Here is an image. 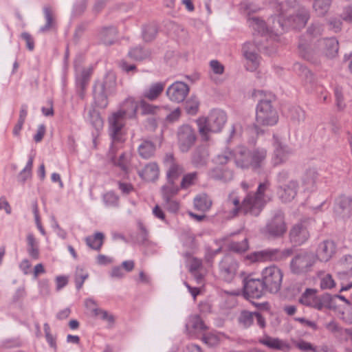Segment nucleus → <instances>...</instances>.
<instances>
[{
	"label": "nucleus",
	"mask_w": 352,
	"mask_h": 352,
	"mask_svg": "<svg viewBox=\"0 0 352 352\" xmlns=\"http://www.w3.org/2000/svg\"><path fill=\"white\" fill-rule=\"evenodd\" d=\"M186 327L189 332H201L207 329L201 318L197 315L189 317Z\"/></svg>",
	"instance_id": "nucleus-37"
},
{
	"label": "nucleus",
	"mask_w": 352,
	"mask_h": 352,
	"mask_svg": "<svg viewBox=\"0 0 352 352\" xmlns=\"http://www.w3.org/2000/svg\"><path fill=\"white\" fill-rule=\"evenodd\" d=\"M164 164L166 168V181L176 182L185 171L183 165L179 164L171 153L166 154Z\"/></svg>",
	"instance_id": "nucleus-13"
},
{
	"label": "nucleus",
	"mask_w": 352,
	"mask_h": 352,
	"mask_svg": "<svg viewBox=\"0 0 352 352\" xmlns=\"http://www.w3.org/2000/svg\"><path fill=\"white\" fill-rule=\"evenodd\" d=\"M138 104L133 98H128L119 110L127 118H134L137 114Z\"/></svg>",
	"instance_id": "nucleus-34"
},
{
	"label": "nucleus",
	"mask_w": 352,
	"mask_h": 352,
	"mask_svg": "<svg viewBox=\"0 0 352 352\" xmlns=\"http://www.w3.org/2000/svg\"><path fill=\"white\" fill-rule=\"evenodd\" d=\"M142 113L144 115H155L160 110V107L154 105L144 100H142L140 103Z\"/></svg>",
	"instance_id": "nucleus-52"
},
{
	"label": "nucleus",
	"mask_w": 352,
	"mask_h": 352,
	"mask_svg": "<svg viewBox=\"0 0 352 352\" xmlns=\"http://www.w3.org/2000/svg\"><path fill=\"white\" fill-rule=\"evenodd\" d=\"M212 201L206 194L199 195L194 199V206L196 209L203 212L210 209Z\"/></svg>",
	"instance_id": "nucleus-42"
},
{
	"label": "nucleus",
	"mask_w": 352,
	"mask_h": 352,
	"mask_svg": "<svg viewBox=\"0 0 352 352\" xmlns=\"http://www.w3.org/2000/svg\"><path fill=\"white\" fill-rule=\"evenodd\" d=\"M232 160H234V151H232L230 149H226L214 157V162L217 164L224 165Z\"/></svg>",
	"instance_id": "nucleus-47"
},
{
	"label": "nucleus",
	"mask_w": 352,
	"mask_h": 352,
	"mask_svg": "<svg viewBox=\"0 0 352 352\" xmlns=\"http://www.w3.org/2000/svg\"><path fill=\"white\" fill-rule=\"evenodd\" d=\"M318 41V43L311 51V54L313 56L314 54H322L328 57H333L337 54L338 51V41L336 38H323Z\"/></svg>",
	"instance_id": "nucleus-14"
},
{
	"label": "nucleus",
	"mask_w": 352,
	"mask_h": 352,
	"mask_svg": "<svg viewBox=\"0 0 352 352\" xmlns=\"http://www.w3.org/2000/svg\"><path fill=\"white\" fill-rule=\"evenodd\" d=\"M331 0H315L314 8L318 15H324L329 10Z\"/></svg>",
	"instance_id": "nucleus-48"
},
{
	"label": "nucleus",
	"mask_w": 352,
	"mask_h": 352,
	"mask_svg": "<svg viewBox=\"0 0 352 352\" xmlns=\"http://www.w3.org/2000/svg\"><path fill=\"white\" fill-rule=\"evenodd\" d=\"M309 15L308 11L303 7L298 9V12L292 18H289L285 21V28L291 26L296 29L303 28L309 19Z\"/></svg>",
	"instance_id": "nucleus-24"
},
{
	"label": "nucleus",
	"mask_w": 352,
	"mask_h": 352,
	"mask_svg": "<svg viewBox=\"0 0 352 352\" xmlns=\"http://www.w3.org/2000/svg\"><path fill=\"white\" fill-rule=\"evenodd\" d=\"M159 167L155 162L146 164L142 170L138 171L139 176L147 182H153L159 177Z\"/></svg>",
	"instance_id": "nucleus-33"
},
{
	"label": "nucleus",
	"mask_w": 352,
	"mask_h": 352,
	"mask_svg": "<svg viewBox=\"0 0 352 352\" xmlns=\"http://www.w3.org/2000/svg\"><path fill=\"white\" fill-rule=\"evenodd\" d=\"M276 252L273 249H266L261 251H256L248 254L245 258L250 263H263L267 261H274Z\"/></svg>",
	"instance_id": "nucleus-25"
},
{
	"label": "nucleus",
	"mask_w": 352,
	"mask_h": 352,
	"mask_svg": "<svg viewBox=\"0 0 352 352\" xmlns=\"http://www.w3.org/2000/svg\"><path fill=\"white\" fill-rule=\"evenodd\" d=\"M352 211V198L350 196H340L336 201L334 212L340 217H348Z\"/></svg>",
	"instance_id": "nucleus-22"
},
{
	"label": "nucleus",
	"mask_w": 352,
	"mask_h": 352,
	"mask_svg": "<svg viewBox=\"0 0 352 352\" xmlns=\"http://www.w3.org/2000/svg\"><path fill=\"white\" fill-rule=\"evenodd\" d=\"M254 186L252 183L241 182V186L247 193L242 201L239 190H234L228 195L223 208L226 218L232 219L240 212L256 217L260 214L265 204V192L269 187V183H261L254 194L248 192Z\"/></svg>",
	"instance_id": "nucleus-1"
},
{
	"label": "nucleus",
	"mask_w": 352,
	"mask_h": 352,
	"mask_svg": "<svg viewBox=\"0 0 352 352\" xmlns=\"http://www.w3.org/2000/svg\"><path fill=\"white\" fill-rule=\"evenodd\" d=\"M119 144L112 143L109 151V156L113 164L119 167L124 173H128L129 170V162L131 160V154L128 153H124L121 154L118 159L116 158V151L120 148Z\"/></svg>",
	"instance_id": "nucleus-18"
},
{
	"label": "nucleus",
	"mask_w": 352,
	"mask_h": 352,
	"mask_svg": "<svg viewBox=\"0 0 352 352\" xmlns=\"http://www.w3.org/2000/svg\"><path fill=\"white\" fill-rule=\"evenodd\" d=\"M314 297L315 295L314 292L311 289H307L306 292L300 298V301L302 304L312 306L314 303Z\"/></svg>",
	"instance_id": "nucleus-60"
},
{
	"label": "nucleus",
	"mask_w": 352,
	"mask_h": 352,
	"mask_svg": "<svg viewBox=\"0 0 352 352\" xmlns=\"http://www.w3.org/2000/svg\"><path fill=\"white\" fill-rule=\"evenodd\" d=\"M104 234L102 232H96L93 236L86 237L87 245L91 249L99 250L103 244Z\"/></svg>",
	"instance_id": "nucleus-44"
},
{
	"label": "nucleus",
	"mask_w": 352,
	"mask_h": 352,
	"mask_svg": "<svg viewBox=\"0 0 352 352\" xmlns=\"http://www.w3.org/2000/svg\"><path fill=\"white\" fill-rule=\"evenodd\" d=\"M75 69L77 72V87H80L82 89H85L91 76V70L89 69L80 70V67L76 65H75Z\"/></svg>",
	"instance_id": "nucleus-40"
},
{
	"label": "nucleus",
	"mask_w": 352,
	"mask_h": 352,
	"mask_svg": "<svg viewBox=\"0 0 352 352\" xmlns=\"http://www.w3.org/2000/svg\"><path fill=\"white\" fill-rule=\"evenodd\" d=\"M157 34V29L154 25H148L144 28L143 38L146 41H152Z\"/></svg>",
	"instance_id": "nucleus-58"
},
{
	"label": "nucleus",
	"mask_w": 352,
	"mask_h": 352,
	"mask_svg": "<svg viewBox=\"0 0 352 352\" xmlns=\"http://www.w3.org/2000/svg\"><path fill=\"white\" fill-rule=\"evenodd\" d=\"M226 121V113L219 109H213L207 117L199 118L197 123L201 138L208 140V133L221 131Z\"/></svg>",
	"instance_id": "nucleus-2"
},
{
	"label": "nucleus",
	"mask_w": 352,
	"mask_h": 352,
	"mask_svg": "<svg viewBox=\"0 0 352 352\" xmlns=\"http://www.w3.org/2000/svg\"><path fill=\"white\" fill-rule=\"evenodd\" d=\"M255 312L242 311L238 318L239 324L244 328L250 327L254 321Z\"/></svg>",
	"instance_id": "nucleus-46"
},
{
	"label": "nucleus",
	"mask_w": 352,
	"mask_h": 352,
	"mask_svg": "<svg viewBox=\"0 0 352 352\" xmlns=\"http://www.w3.org/2000/svg\"><path fill=\"white\" fill-rule=\"evenodd\" d=\"M244 57L246 59L245 67L247 70L254 72L258 67L261 58L258 53L253 54L245 51V56Z\"/></svg>",
	"instance_id": "nucleus-45"
},
{
	"label": "nucleus",
	"mask_w": 352,
	"mask_h": 352,
	"mask_svg": "<svg viewBox=\"0 0 352 352\" xmlns=\"http://www.w3.org/2000/svg\"><path fill=\"white\" fill-rule=\"evenodd\" d=\"M208 174L210 179L223 183L229 182L234 178V173L232 170L221 167H215L210 169Z\"/></svg>",
	"instance_id": "nucleus-28"
},
{
	"label": "nucleus",
	"mask_w": 352,
	"mask_h": 352,
	"mask_svg": "<svg viewBox=\"0 0 352 352\" xmlns=\"http://www.w3.org/2000/svg\"><path fill=\"white\" fill-rule=\"evenodd\" d=\"M155 151V145L150 141L144 140L138 146L140 155L144 159L151 157Z\"/></svg>",
	"instance_id": "nucleus-43"
},
{
	"label": "nucleus",
	"mask_w": 352,
	"mask_h": 352,
	"mask_svg": "<svg viewBox=\"0 0 352 352\" xmlns=\"http://www.w3.org/2000/svg\"><path fill=\"white\" fill-rule=\"evenodd\" d=\"M292 343L294 344L296 347H297L299 350L308 352H316V348L310 343L303 340H292Z\"/></svg>",
	"instance_id": "nucleus-53"
},
{
	"label": "nucleus",
	"mask_w": 352,
	"mask_h": 352,
	"mask_svg": "<svg viewBox=\"0 0 352 352\" xmlns=\"http://www.w3.org/2000/svg\"><path fill=\"white\" fill-rule=\"evenodd\" d=\"M261 275L266 290L271 293H276L280 290L283 277L280 268L276 265H270L263 269Z\"/></svg>",
	"instance_id": "nucleus-7"
},
{
	"label": "nucleus",
	"mask_w": 352,
	"mask_h": 352,
	"mask_svg": "<svg viewBox=\"0 0 352 352\" xmlns=\"http://www.w3.org/2000/svg\"><path fill=\"white\" fill-rule=\"evenodd\" d=\"M177 136L178 147L182 153L189 151L197 139L195 131L188 124L182 125L178 129Z\"/></svg>",
	"instance_id": "nucleus-9"
},
{
	"label": "nucleus",
	"mask_w": 352,
	"mask_h": 352,
	"mask_svg": "<svg viewBox=\"0 0 352 352\" xmlns=\"http://www.w3.org/2000/svg\"><path fill=\"white\" fill-rule=\"evenodd\" d=\"M336 247L333 241L326 240L321 242L317 248L316 260L327 262L329 261L336 253Z\"/></svg>",
	"instance_id": "nucleus-20"
},
{
	"label": "nucleus",
	"mask_w": 352,
	"mask_h": 352,
	"mask_svg": "<svg viewBox=\"0 0 352 352\" xmlns=\"http://www.w3.org/2000/svg\"><path fill=\"white\" fill-rule=\"evenodd\" d=\"M199 102L196 97H192L186 102V109L189 114H195L199 109Z\"/></svg>",
	"instance_id": "nucleus-55"
},
{
	"label": "nucleus",
	"mask_w": 352,
	"mask_h": 352,
	"mask_svg": "<svg viewBox=\"0 0 352 352\" xmlns=\"http://www.w3.org/2000/svg\"><path fill=\"white\" fill-rule=\"evenodd\" d=\"M127 118L120 111L114 112L109 118V134L112 139V143L120 144L123 142L122 129Z\"/></svg>",
	"instance_id": "nucleus-8"
},
{
	"label": "nucleus",
	"mask_w": 352,
	"mask_h": 352,
	"mask_svg": "<svg viewBox=\"0 0 352 352\" xmlns=\"http://www.w3.org/2000/svg\"><path fill=\"white\" fill-rule=\"evenodd\" d=\"M316 262L314 253L302 252L297 254L290 261V270L296 275H305L310 272Z\"/></svg>",
	"instance_id": "nucleus-5"
},
{
	"label": "nucleus",
	"mask_w": 352,
	"mask_h": 352,
	"mask_svg": "<svg viewBox=\"0 0 352 352\" xmlns=\"http://www.w3.org/2000/svg\"><path fill=\"white\" fill-rule=\"evenodd\" d=\"M248 24L256 32H257L258 34H261L263 36H265L267 35H270L271 36V34L274 31L276 32V34L280 33V32H276L274 28H273V30H269V29L267 28L265 22L258 19L256 16L249 17L248 18Z\"/></svg>",
	"instance_id": "nucleus-31"
},
{
	"label": "nucleus",
	"mask_w": 352,
	"mask_h": 352,
	"mask_svg": "<svg viewBox=\"0 0 352 352\" xmlns=\"http://www.w3.org/2000/svg\"><path fill=\"white\" fill-rule=\"evenodd\" d=\"M116 77L113 74L108 73L105 76L95 82L93 96L95 104L100 108L104 109L108 104L107 94L114 87Z\"/></svg>",
	"instance_id": "nucleus-4"
},
{
	"label": "nucleus",
	"mask_w": 352,
	"mask_h": 352,
	"mask_svg": "<svg viewBox=\"0 0 352 352\" xmlns=\"http://www.w3.org/2000/svg\"><path fill=\"white\" fill-rule=\"evenodd\" d=\"M208 153L204 147L197 148L192 154L191 163L197 168L204 167L207 165Z\"/></svg>",
	"instance_id": "nucleus-32"
},
{
	"label": "nucleus",
	"mask_w": 352,
	"mask_h": 352,
	"mask_svg": "<svg viewBox=\"0 0 352 352\" xmlns=\"http://www.w3.org/2000/svg\"><path fill=\"white\" fill-rule=\"evenodd\" d=\"M319 175L315 168L307 169L302 178V184L305 190L313 191L316 188Z\"/></svg>",
	"instance_id": "nucleus-26"
},
{
	"label": "nucleus",
	"mask_w": 352,
	"mask_h": 352,
	"mask_svg": "<svg viewBox=\"0 0 352 352\" xmlns=\"http://www.w3.org/2000/svg\"><path fill=\"white\" fill-rule=\"evenodd\" d=\"M274 4L278 5V10L280 12L279 18L276 23L274 25V28L276 32L284 30L285 25V21L289 18H292V12L296 5V0H286L285 3H280V0H275Z\"/></svg>",
	"instance_id": "nucleus-12"
},
{
	"label": "nucleus",
	"mask_w": 352,
	"mask_h": 352,
	"mask_svg": "<svg viewBox=\"0 0 352 352\" xmlns=\"http://www.w3.org/2000/svg\"><path fill=\"white\" fill-rule=\"evenodd\" d=\"M292 120L296 123L303 122L305 118V113L300 107H294L289 110Z\"/></svg>",
	"instance_id": "nucleus-50"
},
{
	"label": "nucleus",
	"mask_w": 352,
	"mask_h": 352,
	"mask_svg": "<svg viewBox=\"0 0 352 352\" xmlns=\"http://www.w3.org/2000/svg\"><path fill=\"white\" fill-rule=\"evenodd\" d=\"M27 244H28V252L29 256L34 260H37L40 256V252L38 248V242L34 237L32 233H29L27 235Z\"/></svg>",
	"instance_id": "nucleus-38"
},
{
	"label": "nucleus",
	"mask_w": 352,
	"mask_h": 352,
	"mask_svg": "<svg viewBox=\"0 0 352 352\" xmlns=\"http://www.w3.org/2000/svg\"><path fill=\"white\" fill-rule=\"evenodd\" d=\"M118 31L114 27L104 28L100 32V38L105 45L113 44L117 38Z\"/></svg>",
	"instance_id": "nucleus-39"
},
{
	"label": "nucleus",
	"mask_w": 352,
	"mask_h": 352,
	"mask_svg": "<svg viewBox=\"0 0 352 352\" xmlns=\"http://www.w3.org/2000/svg\"><path fill=\"white\" fill-rule=\"evenodd\" d=\"M322 31V26L318 23H313L307 30V34L304 38H301L299 42L298 47L300 50V55L307 60L312 61L313 56L311 54V51L318 43V41L320 39L318 37L320 36Z\"/></svg>",
	"instance_id": "nucleus-3"
},
{
	"label": "nucleus",
	"mask_w": 352,
	"mask_h": 352,
	"mask_svg": "<svg viewBox=\"0 0 352 352\" xmlns=\"http://www.w3.org/2000/svg\"><path fill=\"white\" fill-rule=\"evenodd\" d=\"M273 251L276 252L274 254V256H276V259L274 261H281L289 256L292 254V250L289 248H287L283 250H280L278 249H273Z\"/></svg>",
	"instance_id": "nucleus-63"
},
{
	"label": "nucleus",
	"mask_w": 352,
	"mask_h": 352,
	"mask_svg": "<svg viewBox=\"0 0 352 352\" xmlns=\"http://www.w3.org/2000/svg\"><path fill=\"white\" fill-rule=\"evenodd\" d=\"M273 146L274 151L271 162L274 166L285 163L293 153L287 145L278 140H275Z\"/></svg>",
	"instance_id": "nucleus-17"
},
{
	"label": "nucleus",
	"mask_w": 352,
	"mask_h": 352,
	"mask_svg": "<svg viewBox=\"0 0 352 352\" xmlns=\"http://www.w3.org/2000/svg\"><path fill=\"white\" fill-rule=\"evenodd\" d=\"M237 269V261L231 256H225L219 263V276L225 281L231 282L236 275Z\"/></svg>",
	"instance_id": "nucleus-15"
},
{
	"label": "nucleus",
	"mask_w": 352,
	"mask_h": 352,
	"mask_svg": "<svg viewBox=\"0 0 352 352\" xmlns=\"http://www.w3.org/2000/svg\"><path fill=\"white\" fill-rule=\"evenodd\" d=\"M298 188V184L296 181H289L287 184L280 187L278 191L280 198L284 202L291 201L296 197Z\"/></svg>",
	"instance_id": "nucleus-27"
},
{
	"label": "nucleus",
	"mask_w": 352,
	"mask_h": 352,
	"mask_svg": "<svg viewBox=\"0 0 352 352\" xmlns=\"http://www.w3.org/2000/svg\"><path fill=\"white\" fill-rule=\"evenodd\" d=\"M89 274L82 268L77 267L75 274V283L78 290L80 289L85 280L88 278Z\"/></svg>",
	"instance_id": "nucleus-51"
},
{
	"label": "nucleus",
	"mask_w": 352,
	"mask_h": 352,
	"mask_svg": "<svg viewBox=\"0 0 352 352\" xmlns=\"http://www.w3.org/2000/svg\"><path fill=\"white\" fill-rule=\"evenodd\" d=\"M43 10L46 22L43 26L40 28L39 32L44 33L50 31L55 27L56 21L54 12L51 6H45Z\"/></svg>",
	"instance_id": "nucleus-35"
},
{
	"label": "nucleus",
	"mask_w": 352,
	"mask_h": 352,
	"mask_svg": "<svg viewBox=\"0 0 352 352\" xmlns=\"http://www.w3.org/2000/svg\"><path fill=\"white\" fill-rule=\"evenodd\" d=\"M197 173L192 172L183 175L180 184L182 189H187L190 186L194 185L197 179Z\"/></svg>",
	"instance_id": "nucleus-49"
},
{
	"label": "nucleus",
	"mask_w": 352,
	"mask_h": 352,
	"mask_svg": "<svg viewBox=\"0 0 352 352\" xmlns=\"http://www.w3.org/2000/svg\"><path fill=\"white\" fill-rule=\"evenodd\" d=\"M164 204L166 208L170 212H176L178 211L179 208V203L172 199V198H168V199H164Z\"/></svg>",
	"instance_id": "nucleus-64"
},
{
	"label": "nucleus",
	"mask_w": 352,
	"mask_h": 352,
	"mask_svg": "<svg viewBox=\"0 0 352 352\" xmlns=\"http://www.w3.org/2000/svg\"><path fill=\"white\" fill-rule=\"evenodd\" d=\"M278 120V113L272 107L271 100H261L256 107V124L262 126H272L276 124Z\"/></svg>",
	"instance_id": "nucleus-6"
},
{
	"label": "nucleus",
	"mask_w": 352,
	"mask_h": 352,
	"mask_svg": "<svg viewBox=\"0 0 352 352\" xmlns=\"http://www.w3.org/2000/svg\"><path fill=\"white\" fill-rule=\"evenodd\" d=\"M165 86V82H155L151 83L148 88L144 90L142 97L150 101H154L162 94Z\"/></svg>",
	"instance_id": "nucleus-29"
},
{
	"label": "nucleus",
	"mask_w": 352,
	"mask_h": 352,
	"mask_svg": "<svg viewBox=\"0 0 352 352\" xmlns=\"http://www.w3.org/2000/svg\"><path fill=\"white\" fill-rule=\"evenodd\" d=\"M261 50V45L259 43H254L251 42L245 43L243 46V54L245 56V51L250 52L251 54H257L258 51Z\"/></svg>",
	"instance_id": "nucleus-59"
},
{
	"label": "nucleus",
	"mask_w": 352,
	"mask_h": 352,
	"mask_svg": "<svg viewBox=\"0 0 352 352\" xmlns=\"http://www.w3.org/2000/svg\"><path fill=\"white\" fill-rule=\"evenodd\" d=\"M181 188L175 182L167 181L166 184L164 185L162 188V195L163 199H168V198H172L177 192Z\"/></svg>",
	"instance_id": "nucleus-41"
},
{
	"label": "nucleus",
	"mask_w": 352,
	"mask_h": 352,
	"mask_svg": "<svg viewBox=\"0 0 352 352\" xmlns=\"http://www.w3.org/2000/svg\"><path fill=\"white\" fill-rule=\"evenodd\" d=\"M118 200V197L113 192H108L103 195V201L108 207L117 206Z\"/></svg>",
	"instance_id": "nucleus-54"
},
{
	"label": "nucleus",
	"mask_w": 352,
	"mask_h": 352,
	"mask_svg": "<svg viewBox=\"0 0 352 352\" xmlns=\"http://www.w3.org/2000/svg\"><path fill=\"white\" fill-rule=\"evenodd\" d=\"M94 316L100 317L101 319L104 320H107L110 323H113L114 322V317L113 315L109 314L107 311L99 309L94 308Z\"/></svg>",
	"instance_id": "nucleus-61"
},
{
	"label": "nucleus",
	"mask_w": 352,
	"mask_h": 352,
	"mask_svg": "<svg viewBox=\"0 0 352 352\" xmlns=\"http://www.w3.org/2000/svg\"><path fill=\"white\" fill-rule=\"evenodd\" d=\"M251 168L256 170L262 168L266 161L267 151L264 148H257L250 151Z\"/></svg>",
	"instance_id": "nucleus-30"
},
{
	"label": "nucleus",
	"mask_w": 352,
	"mask_h": 352,
	"mask_svg": "<svg viewBox=\"0 0 352 352\" xmlns=\"http://www.w3.org/2000/svg\"><path fill=\"white\" fill-rule=\"evenodd\" d=\"M265 290L262 279L247 277L244 280V296L248 299H258L264 295Z\"/></svg>",
	"instance_id": "nucleus-11"
},
{
	"label": "nucleus",
	"mask_w": 352,
	"mask_h": 352,
	"mask_svg": "<svg viewBox=\"0 0 352 352\" xmlns=\"http://www.w3.org/2000/svg\"><path fill=\"white\" fill-rule=\"evenodd\" d=\"M189 91L190 89L187 84L176 81L167 88L166 96L172 102L179 103L186 99Z\"/></svg>",
	"instance_id": "nucleus-16"
},
{
	"label": "nucleus",
	"mask_w": 352,
	"mask_h": 352,
	"mask_svg": "<svg viewBox=\"0 0 352 352\" xmlns=\"http://www.w3.org/2000/svg\"><path fill=\"white\" fill-rule=\"evenodd\" d=\"M250 151L244 146H239L234 151V162L237 168H251Z\"/></svg>",
	"instance_id": "nucleus-19"
},
{
	"label": "nucleus",
	"mask_w": 352,
	"mask_h": 352,
	"mask_svg": "<svg viewBox=\"0 0 352 352\" xmlns=\"http://www.w3.org/2000/svg\"><path fill=\"white\" fill-rule=\"evenodd\" d=\"M334 286V280L330 274H326L321 278L320 287L322 289H331Z\"/></svg>",
	"instance_id": "nucleus-62"
},
{
	"label": "nucleus",
	"mask_w": 352,
	"mask_h": 352,
	"mask_svg": "<svg viewBox=\"0 0 352 352\" xmlns=\"http://www.w3.org/2000/svg\"><path fill=\"white\" fill-rule=\"evenodd\" d=\"M336 106L339 110H343L345 108L342 89L340 87H336L334 89Z\"/></svg>",
	"instance_id": "nucleus-57"
},
{
	"label": "nucleus",
	"mask_w": 352,
	"mask_h": 352,
	"mask_svg": "<svg viewBox=\"0 0 352 352\" xmlns=\"http://www.w3.org/2000/svg\"><path fill=\"white\" fill-rule=\"evenodd\" d=\"M309 234L304 222L295 224L290 230L289 237L296 245H301L309 238Z\"/></svg>",
	"instance_id": "nucleus-21"
},
{
	"label": "nucleus",
	"mask_w": 352,
	"mask_h": 352,
	"mask_svg": "<svg viewBox=\"0 0 352 352\" xmlns=\"http://www.w3.org/2000/svg\"><path fill=\"white\" fill-rule=\"evenodd\" d=\"M230 248L236 252H243L248 250L249 245L247 239H244L241 242H232Z\"/></svg>",
	"instance_id": "nucleus-56"
},
{
	"label": "nucleus",
	"mask_w": 352,
	"mask_h": 352,
	"mask_svg": "<svg viewBox=\"0 0 352 352\" xmlns=\"http://www.w3.org/2000/svg\"><path fill=\"white\" fill-rule=\"evenodd\" d=\"M258 342L273 350L285 351L291 349L290 344L287 341L269 336H265L259 338Z\"/></svg>",
	"instance_id": "nucleus-23"
},
{
	"label": "nucleus",
	"mask_w": 352,
	"mask_h": 352,
	"mask_svg": "<svg viewBox=\"0 0 352 352\" xmlns=\"http://www.w3.org/2000/svg\"><path fill=\"white\" fill-rule=\"evenodd\" d=\"M151 52L148 48L136 46L129 50L128 57L135 61H142L150 58Z\"/></svg>",
	"instance_id": "nucleus-36"
},
{
	"label": "nucleus",
	"mask_w": 352,
	"mask_h": 352,
	"mask_svg": "<svg viewBox=\"0 0 352 352\" xmlns=\"http://www.w3.org/2000/svg\"><path fill=\"white\" fill-rule=\"evenodd\" d=\"M286 230L287 226L283 213L280 210L276 211L272 217L267 221L265 226V232L270 236L280 237L285 233Z\"/></svg>",
	"instance_id": "nucleus-10"
}]
</instances>
